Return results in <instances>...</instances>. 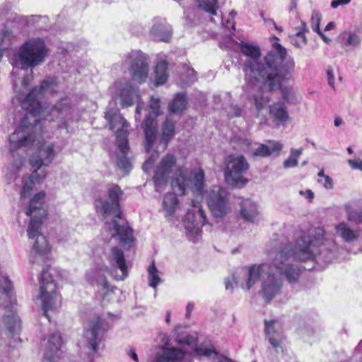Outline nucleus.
Listing matches in <instances>:
<instances>
[{"mask_svg": "<svg viewBox=\"0 0 362 362\" xmlns=\"http://www.w3.org/2000/svg\"><path fill=\"white\" fill-rule=\"evenodd\" d=\"M58 358V355L49 354V352H46L45 354V358L43 362H57Z\"/></svg>", "mask_w": 362, "mask_h": 362, "instance_id": "864d4df0", "label": "nucleus"}, {"mask_svg": "<svg viewBox=\"0 0 362 362\" xmlns=\"http://www.w3.org/2000/svg\"><path fill=\"white\" fill-rule=\"evenodd\" d=\"M351 2V0H333L331 3V7L337 8L339 6L347 5Z\"/></svg>", "mask_w": 362, "mask_h": 362, "instance_id": "603ef678", "label": "nucleus"}, {"mask_svg": "<svg viewBox=\"0 0 362 362\" xmlns=\"http://www.w3.org/2000/svg\"><path fill=\"white\" fill-rule=\"evenodd\" d=\"M15 303L13 284L6 275L0 273V305L6 310L0 329L11 334L16 332L20 327L19 319L13 310Z\"/></svg>", "mask_w": 362, "mask_h": 362, "instance_id": "6e6552de", "label": "nucleus"}, {"mask_svg": "<svg viewBox=\"0 0 362 362\" xmlns=\"http://www.w3.org/2000/svg\"><path fill=\"white\" fill-rule=\"evenodd\" d=\"M335 229L337 234L346 242H352L358 238L357 233L351 229L345 222L337 225Z\"/></svg>", "mask_w": 362, "mask_h": 362, "instance_id": "cd10ccee", "label": "nucleus"}, {"mask_svg": "<svg viewBox=\"0 0 362 362\" xmlns=\"http://www.w3.org/2000/svg\"><path fill=\"white\" fill-rule=\"evenodd\" d=\"M129 356L130 357L136 362H138L139 361V358H138V356L136 355V354L134 351H131L130 353H129Z\"/></svg>", "mask_w": 362, "mask_h": 362, "instance_id": "680f3d73", "label": "nucleus"}, {"mask_svg": "<svg viewBox=\"0 0 362 362\" xmlns=\"http://www.w3.org/2000/svg\"><path fill=\"white\" fill-rule=\"evenodd\" d=\"M39 177H33V173L26 179L23 180V188L21 192V196L23 198H26L30 196L33 189L35 188L36 183H41L45 178H42L40 180Z\"/></svg>", "mask_w": 362, "mask_h": 362, "instance_id": "7c9ffc66", "label": "nucleus"}, {"mask_svg": "<svg viewBox=\"0 0 362 362\" xmlns=\"http://www.w3.org/2000/svg\"><path fill=\"white\" fill-rule=\"evenodd\" d=\"M320 36L322 37V38L323 39V40L328 43L330 42V39H329L328 37H327L322 33L321 30H320V33H317Z\"/></svg>", "mask_w": 362, "mask_h": 362, "instance_id": "0e129e2a", "label": "nucleus"}, {"mask_svg": "<svg viewBox=\"0 0 362 362\" xmlns=\"http://www.w3.org/2000/svg\"><path fill=\"white\" fill-rule=\"evenodd\" d=\"M47 54V49L42 40L37 38L26 41L19 49L11 75L14 76L16 69L19 67L25 71L42 64Z\"/></svg>", "mask_w": 362, "mask_h": 362, "instance_id": "1a4fd4ad", "label": "nucleus"}, {"mask_svg": "<svg viewBox=\"0 0 362 362\" xmlns=\"http://www.w3.org/2000/svg\"><path fill=\"white\" fill-rule=\"evenodd\" d=\"M177 341L180 344L192 346L196 343V339L192 335L178 336Z\"/></svg>", "mask_w": 362, "mask_h": 362, "instance_id": "a18cd8bd", "label": "nucleus"}, {"mask_svg": "<svg viewBox=\"0 0 362 362\" xmlns=\"http://www.w3.org/2000/svg\"><path fill=\"white\" fill-rule=\"evenodd\" d=\"M62 344L61 335L58 332L51 334L48 339V351L47 352L58 355Z\"/></svg>", "mask_w": 362, "mask_h": 362, "instance_id": "72a5a7b5", "label": "nucleus"}, {"mask_svg": "<svg viewBox=\"0 0 362 362\" xmlns=\"http://www.w3.org/2000/svg\"><path fill=\"white\" fill-rule=\"evenodd\" d=\"M281 148L282 146L279 142L267 140L255 150L253 155L259 157H267L274 153L279 154Z\"/></svg>", "mask_w": 362, "mask_h": 362, "instance_id": "bb28decb", "label": "nucleus"}, {"mask_svg": "<svg viewBox=\"0 0 362 362\" xmlns=\"http://www.w3.org/2000/svg\"><path fill=\"white\" fill-rule=\"evenodd\" d=\"M39 298L41 300L44 315L49 318L47 311L52 310L57 305L59 296L52 275L45 269L41 272Z\"/></svg>", "mask_w": 362, "mask_h": 362, "instance_id": "2eb2a0df", "label": "nucleus"}, {"mask_svg": "<svg viewBox=\"0 0 362 362\" xmlns=\"http://www.w3.org/2000/svg\"><path fill=\"white\" fill-rule=\"evenodd\" d=\"M18 127L9 136L10 148L16 151L21 148H30L39 144L42 137L41 115L25 110Z\"/></svg>", "mask_w": 362, "mask_h": 362, "instance_id": "39448f33", "label": "nucleus"}, {"mask_svg": "<svg viewBox=\"0 0 362 362\" xmlns=\"http://www.w3.org/2000/svg\"><path fill=\"white\" fill-rule=\"evenodd\" d=\"M224 26L227 28L230 27L231 30H235V22L233 19H228L226 23H223Z\"/></svg>", "mask_w": 362, "mask_h": 362, "instance_id": "bf43d9fd", "label": "nucleus"}, {"mask_svg": "<svg viewBox=\"0 0 362 362\" xmlns=\"http://www.w3.org/2000/svg\"><path fill=\"white\" fill-rule=\"evenodd\" d=\"M328 83L330 86L334 87V75L331 71H327Z\"/></svg>", "mask_w": 362, "mask_h": 362, "instance_id": "13d9d810", "label": "nucleus"}, {"mask_svg": "<svg viewBox=\"0 0 362 362\" xmlns=\"http://www.w3.org/2000/svg\"><path fill=\"white\" fill-rule=\"evenodd\" d=\"M114 94L120 99L122 107L131 106L134 102L137 103L136 115H140L142 109V103L140 100L139 88L134 86L129 81H117L113 87Z\"/></svg>", "mask_w": 362, "mask_h": 362, "instance_id": "f3484780", "label": "nucleus"}, {"mask_svg": "<svg viewBox=\"0 0 362 362\" xmlns=\"http://www.w3.org/2000/svg\"><path fill=\"white\" fill-rule=\"evenodd\" d=\"M247 272L246 271H243L238 274H233L231 279L228 278L225 279V288L226 290H229L231 292L233 291V281L236 284H239L240 286V282H245V278L244 277V274Z\"/></svg>", "mask_w": 362, "mask_h": 362, "instance_id": "ea45409f", "label": "nucleus"}, {"mask_svg": "<svg viewBox=\"0 0 362 362\" xmlns=\"http://www.w3.org/2000/svg\"><path fill=\"white\" fill-rule=\"evenodd\" d=\"M168 337L165 334L162 335V341L164 343L160 350L156 354L155 362H175L184 357V352L177 348H167Z\"/></svg>", "mask_w": 362, "mask_h": 362, "instance_id": "412c9836", "label": "nucleus"}, {"mask_svg": "<svg viewBox=\"0 0 362 362\" xmlns=\"http://www.w3.org/2000/svg\"><path fill=\"white\" fill-rule=\"evenodd\" d=\"M361 37L356 33H349L346 40V45L357 46L361 43Z\"/></svg>", "mask_w": 362, "mask_h": 362, "instance_id": "49530a36", "label": "nucleus"}, {"mask_svg": "<svg viewBox=\"0 0 362 362\" xmlns=\"http://www.w3.org/2000/svg\"><path fill=\"white\" fill-rule=\"evenodd\" d=\"M322 238L310 240L308 236H301L294 245L285 240L275 243L274 248L268 252L271 264H252L244 274L245 282H240V288L249 291L261 279L259 293L266 303H270L281 293L283 286L282 275L289 283L298 281L300 268L294 261L304 262L314 259L318 253L317 246Z\"/></svg>", "mask_w": 362, "mask_h": 362, "instance_id": "f257e3e1", "label": "nucleus"}, {"mask_svg": "<svg viewBox=\"0 0 362 362\" xmlns=\"http://www.w3.org/2000/svg\"><path fill=\"white\" fill-rule=\"evenodd\" d=\"M269 117L276 126H284L289 119L288 114L281 103H275L269 107Z\"/></svg>", "mask_w": 362, "mask_h": 362, "instance_id": "a878e982", "label": "nucleus"}, {"mask_svg": "<svg viewBox=\"0 0 362 362\" xmlns=\"http://www.w3.org/2000/svg\"><path fill=\"white\" fill-rule=\"evenodd\" d=\"M151 33L156 40L168 42L172 35V28L164 20L155 19Z\"/></svg>", "mask_w": 362, "mask_h": 362, "instance_id": "393cba45", "label": "nucleus"}, {"mask_svg": "<svg viewBox=\"0 0 362 362\" xmlns=\"http://www.w3.org/2000/svg\"><path fill=\"white\" fill-rule=\"evenodd\" d=\"M334 27V22H329L327 26L325 27V30H329L331 29H332Z\"/></svg>", "mask_w": 362, "mask_h": 362, "instance_id": "338daca9", "label": "nucleus"}, {"mask_svg": "<svg viewBox=\"0 0 362 362\" xmlns=\"http://www.w3.org/2000/svg\"><path fill=\"white\" fill-rule=\"evenodd\" d=\"M303 149L291 148L289 157L284 160V167L285 168H293L298 165V158L302 154Z\"/></svg>", "mask_w": 362, "mask_h": 362, "instance_id": "e433bc0d", "label": "nucleus"}, {"mask_svg": "<svg viewBox=\"0 0 362 362\" xmlns=\"http://www.w3.org/2000/svg\"><path fill=\"white\" fill-rule=\"evenodd\" d=\"M228 115L230 117H240L242 110L236 105H230L227 110Z\"/></svg>", "mask_w": 362, "mask_h": 362, "instance_id": "de8ad7c7", "label": "nucleus"}, {"mask_svg": "<svg viewBox=\"0 0 362 362\" xmlns=\"http://www.w3.org/2000/svg\"><path fill=\"white\" fill-rule=\"evenodd\" d=\"M199 7L211 15H216L217 0H197Z\"/></svg>", "mask_w": 362, "mask_h": 362, "instance_id": "58836bf2", "label": "nucleus"}, {"mask_svg": "<svg viewBox=\"0 0 362 362\" xmlns=\"http://www.w3.org/2000/svg\"><path fill=\"white\" fill-rule=\"evenodd\" d=\"M307 27H306V24L304 21H301V23H300V31H303V32H305L307 31Z\"/></svg>", "mask_w": 362, "mask_h": 362, "instance_id": "774afa93", "label": "nucleus"}, {"mask_svg": "<svg viewBox=\"0 0 362 362\" xmlns=\"http://www.w3.org/2000/svg\"><path fill=\"white\" fill-rule=\"evenodd\" d=\"M108 260L113 269H118L121 274L116 276L117 280H123L127 276V268L124 252L117 247H114L108 255Z\"/></svg>", "mask_w": 362, "mask_h": 362, "instance_id": "5701e85b", "label": "nucleus"}, {"mask_svg": "<svg viewBox=\"0 0 362 362\" xmlns=\"http://www.w3.org/2000/svg\"><path fill=\"white\" fill-rule=\"evenodd\" d=\"M195 352L197 355L199 356H209L212 354H214L216 359L214 360V362H220V356L218 354L214 351V348H202V347H197L195 349Z\"/></svg>", "mask_w": 362, "mask_h": 362, "instance_id": "37998d69", "label": "nucleus"}, {"mask_svg": "<svg viewBox=\"0 0 362 362\" xmlns=\"http://www.w3.org/2000/svg\"><path fill=\"white\" fill-rule=\"evenodd\" d=\"M109 329V325L100 317L90 320L85 328L83 334L87 346L95 352L98 350V344L102 341L103 334Z\"/></svg>", "mask_w": 362, "mask_h": 362, "instance_id": "a211bd4d", "label": "nucleus"}, {"mask_svg": "<svg viewBox=\"0 0 362 362\" xmlns=\"http://www.w3.org/2000/svg\"><path fill=\"white\" fill-rule=\"evenodd\" d=\"M323 179L324 182L322 181V180L319 179L318 182L322 184L326 189H332L333 182L332 178L329 176L327 175L324 176Z\"/></svg>", "mask_w": 362, "mask_h": 362, "instance_id": "8fccbe9b", "label": "nucleus"}, {"mask_svg": "<svg viewBox=\"0 0 362 362\" xmlns=\"http://www.w3.org/2000/svg\"><path fill=\"white\" fill-rule=\"evenodd\" d=\"M128 65V69L132 78L139 83L146 81L149 71V64L146 56L139 50L129 52L124 60Z\"/></svg>", "mask_w": 362, "mask_h": 362, "instance_id": "dca6fc26", "label": "nucleus"}, {"mask_svg": "<svg viewBox=\"0 0 362 362\" xmlns=\"http://www.w3.org/2000/svg\"><path fill=\"white\" fill-rule=\"evenodd\" d=\"M187 106V98L185 93H177L174 99L170 103L168 110L171 113H180Z\"/></svg>", "mask_w": 362, "mask_h": 362, "instance_id": "c756f323", "label": "nucleus"}, {"mask_svg": "<svg viewBox=\"0 0 362 362\" xmlns=\"http://www.w3.org/2000/svg\"><path fill=\"white\" fill-rule=\"evenodd\" d=\"M123 192L117 185H112L107 189V197L95 200V206L105 223V228L112 232V237H118L119 243L125 248H129L134 240L133 230L126 224L119 223L116 218L121 219L119 198Z\"/></svg>", "mask_w": 362, "mask_h": 362, "instance_id": "20e7f679", "label": "nucleus"}, {"mask_svg": "<svg viewBox=\"0 0 362 362\" xmlns=\"http://www.w3.org/2000/svg\"><path fill=\"white\" fill-rule=\"evenodd\" d=\"M73 108L70 98L65 97L58 100L50 109L49 115L52 121L59 120L58 127L67 129L68 121L72 119Z\"/></svg>", "mask_w": 362, "mask_h": 362, "instance_id": "aec40b11", "label": "nucleus"}, {"mask_svg": "<svg viewBox=\"0 0 362 362\" xmlns=\"http://www.w3.org/2000/svg\"><path fill=\"white\" fill-rule=\"evenodd\" d=\"M88 276L91 284L98 287V292L102 298L109 300V296L113 293V288L109 284L105 275L100 271H93Z\"/></svg>", "mask_w": 362, "mask_h": 362, "instance_id": "4be33fe9", "label": "nucleus"}, {"mask_svg": "<svg viewBox=\"0 0 362 362\" xmlns=\"http://www.w3.org/2000/svg\"><path fill=\"white\" fill-rule=\"evenodd\" d=\"M110 129L115 130L116 134V163L118 168L125 173L132 169V164L128 157L129 146L128 142L129 124L120 112L115 109H110L105 116Z\"/></svg>", "mask_w": 362, "mask_h": 362, "instance_id": "423d86ee", "label": "nucleus"}, {"mask_svg": "<svg viewBox=\"0 0 362 362\" xmlns=\"http://www.w3.org/2000/svg\"><path fill=\"white\" fill-rule=\"evenodd\" d=\"M265 333L268 337L269 341L271 345L274 348L277 349L279 347V341L275 337V329L274 327V321H267L265 320Z\"/></svg>", "mask_w": 362, "mask_h": 362, "instance_id": "f704fd0d", "label": "nucleus"}, {"mask_svg": "<svg viewBox=\"0 0 362 362\" xmlns=\"http://www.w3.org/2000/svg\"><path fill=\"white\" fill-rule=\"evenodd\" d=\"M297 1H298V0H291V6L290 11H292V10H294L296 8Z\"/></svg>", "mask_w": 362, "mask_h": 362, "instance_id": "69168bd1", "label": "nucleus"}, {"mask_svg": "<svg viewBox=\"0 0 362 362\" xmlns=\"http://www.w3.org/2000/svg\"><path fill=\"white\" fill-rule=\"evenodd\" d=\"M55 156L54 146L51 142H44L30 155L28 162L33 170V177L42 180L47 175V167Z\"/></svg>", "mask_w": 362, "mask_h": 362, "instance_id": "f8f14e48", "label": "nucleus"}, {"mask_svg": "<svg viewBox=\"0 0 362 362\" xmlns=\"http://www.w3.org/2000/svg\"><path fill=\"white\" fill-rule=\"evenodd\" d=\"M168 64L165 61L159 62L155 69L156 86L164 84L168 79Z\"/></svg>", "mask_w": 362, "mask_h": 362, "instance_id": "2f4dec72", "label": "nucleus"}, {"mask_svg": "<svg viewBox=\"0 0 362 362\" xmlns=\"http://www.w3.org/2000/svg\"><path fill=\"white\" fill-rule=\"evenodd\" d=\"M240 215L246 222L255 223L258 220L257 205L250 199L239 198Z\"/></svg>", "mask_w": 362, "mask_h": 362, "instance_id": "b1692460", "label": "nucleus"}, {"mask_svg": "<svg viewBox=\"0 0 362 362\" xmlns=\"http://www.w3.org/2000/svg\"><path fill=\"white\" fill-rule=\"evenodd\" d=\"M206 200L211 214L216 218H223L231 211L229 193L223 187L213 186L206 192Z\"/></svg>", "mask_w": 362, "mask_h": 362, "instance_id": "ddd939ff", "label": "nucleus"}, {"mask_svg": "<svg viewBox=\"0 0 362 362\" xmlns=\"http://www.w3.org/2000/svg\"><path fill=\"white\" fill-rule=\"evenodd\" d=\"M160 100L151 97L149 104V112L141 123V128L145 135V149L149 153L157 141L158 122L157 117L160 114Z\"/></svg>", "mask_w": 362, "mask_h": 362, "instance_id": "4468645a", "label": "nucleus"}, {"mask_svg": "<svg viewBox=\"0 0 362 362\" xmlns=\"http://www.w3.org/2000/svg\"><path fill=\"white\" fill-rule=\"evenodd\" d=\"M253 101L259 117L260 111L264 109L269 103L270 97L268 93L259 90L253 95Z\"/></svg>", "mask_w": 362, "mask_h": 362, "instance_id": "473e14b6", "label": "nucleus"}, {"mask_svg": "<svg viewBox=\"0 0 362 362\" xmlns=\"http://www.w3.org/2000/svg\"><path fill=\"white\" fill-rule=\"evenodd\" d=\"M45 193L40 192L30 200L26 215L30 216L28 226V235L29 239H35L33 250L40 255H44L49 251V247L46 238L40 233L42 220L46 216V211L43 207Z\"/></svg>", "mask_w": 362, "mask_h": 362, "instance_id": "0eeeda50", "label": "nucleus"}, {"mask_svg": "<svg viewBox=\"0 0 362 362\" xmlns=\"http://www.w3.org/2000/svg\"><path fill=\"white\" fill-rule=\"evenodd\" d=\"M149 286L153 287L154 289L156 288L157 286L160 283L161 279L158 275V270L153 262L148 268Z\"/></svg>", "mask_w": 362, "mask_h": 362, "instance_id": "c9c22d12", "label": "nucleus"}, {"mask_svg": "<svg viewBox=\"0 0 362 362\" xmlns=\"http://www.w3.org/2000/svg\"><path fill=\"white\" fill-rule=\"evenodd\" d=\"M171 178L170 185L177 195H184L187 190L199 197L191 200V208L185 216L184 227L186 234L192 242H196L201 233L200 227L207 223L206 216L201 199L204 193V172L202 169H194L191 172L185 166H177L176 158L172 154L165 155L160 161L153 175L155 185H165Z\"/></svg>", "mask_w": 362, "mask_h": 362, "instance_id": "f03ea898", "label": "nucleus"}, {"mask_svg": "<svg viewBox=\"0 0 362 362\" xmlns=\"http://www.w3.org/2000/svg\"><path fill=\"white\" fill-rule=\"evenodd\" d=\"M25 158L23 156H18L16 157L8 168V173L11 174L18 173L25 165Z\"/></svg>", "mask_w": 362, "mask_h": 362, "instance_id": "a19ab883", "label": "nucleus"}, {"mask_svg": "<svg viewBox=\"0 0 362 362\" xmlns=\"http://www.w3.org/2000/svg\"><path fill=\"white\" fill-rule=\"evenodd\" d=\"M321 19V13L317 11H313L311 16V27L316 33H320V23Z\"/></svg>", "mask_w": 362, "mask_h": 362, "instance_id": "c03bdc74", "label": "nucleus"}, {"mask_svg": "<svg viewBox=\"0 0 362 362\" xmlns=\"http://www.w3.org/2000/svg\"><path fill=\"white\" fill-rule=\"evenodd\" d=\"M347 218L349 221L359 224L362 223V208H346Z\"/></svg>", "mask_w": 362, "mask_h": 362, "instance_id": "4c0bfd02", "label": "nucleus"}, {"mask_svg": "<svg viewBox=\"0 0 362 362\" xmlns=\"http://www.w3.org/2000/svg\"><path fill=\"white\" fill-rule=\"evenodd\" d=\"M161 130L162 134L158 140V144L156 146V153H153L143 165L144 171H148L151 168L158 158V152L164 151L166 149L175 134V122L168 117L165 122L162 124Z\"/></svg>", "mask_w": 362, "mask_h": 362, "instance_id": "6ab92c4d", "label": "nucleus"}, {"mask_svg": "<svg viewBox=\"0 0 362 362\" xmlns=\"http://www.w3.org/2000/svg\"><path fill=\"white\" fill-rule=\"evenodd\" d=\"M58 90V83L54 78H49L42 81L40 86L33 88L26 97L21 101L22 108L31 110L40 115L42 113L40 100L52 95Z\"/></svg>", "mask_w": 362, "mask_h": 362, "instance_id": "9b49d317", "label": "nucleus"}, {"mask_svg": "<svg viewBox=\"0 0 362 362\" xmlns=\"http://www.w3.org/2000/svg\"><path fill=\"white\" fill-rule=\"evenodd\" d=\"M300 193L302 194H304L305 196V197L309 200H312L314 197L313 192L310 189H307L305 192H303L302 191H300Z\"/></svg>", "mask_w": 362, "mask_h": 362, "instance_id": "5fc2aeb1", "label": "nucleus"}, {"mask_svg": "<svg viewBox=\"0 0 362 362\" xmlns=\"http://www.w3.org/2000/svg\"><path fill=\"white\" fill-rule=\"evenodd\" d=\"M348 163L353 169H358L362 171V160L360 158L349 160Z\"/></svg>", "mask_w": 362, "mask_h": 362, "instance_id": "3c124183", "label": "nucleus"}, {"mask_svg": "<svg viewBox=\"0 0 362 362\" xmlns=\"http://www.w3.org/2000/svg\"><path fill=\"white\" fill-rule=\"evenodd\" d=\"M10 37L11 32L8 29L4 28L1 30L0 35V59L3 57L4 50L7 48L6 46L4 45L5 41H9ZM6 45H7V43H6Z\"/></svg>", "mask_w": 362, "mask_h": 362, "instance_id": "79ce46f5", "label": "nucleus"}, {"mask_svg": "<svg viewBox=\"0 0 362 362\" xmlns=\"http://www.w3.org/2000/svg\"><path fill=\"white\" fill-rule=\"evenodd\" d=\"M304 33L305 32L303 31H298L296 34V36L300 37L302 40L303 43L305 45L307 42V40Z\"/></svg>", "mask_w": 362, "mask_h": 362, "instance_id": "052dcab7", "label": "nucleus"}, {"mask_svg": "<svg viewBox=\"0 0 362 362\" xmlns=\"http://www.w3.org/2000/svg\"><path fill=\"white\" fill-rule=\"evenodd\" d=\"M177 193L166 194L163 200V209L165 213V216H172L174 214L177 206L178 199L176 197Z\"/></svg>", "mask_w": 362, "mask_h": 362, "instance_id": "c85d7f7f", "label": "nucleus"}, {"mask_svg": "<svg viewBox=\"0 0 362 362\" xmlns=\"http://www.w3.org/2000/svg\"><path fill=\"white\" fill-rule=\"evenodd\" d=\"M250 165L245 156L240 154H230L223 160V174L226 184L231 189H242L249 180L243 175Z\"/></svg>", "mask_w": 362, "mask_h": 362, "instance_id": "9d476101", "label": "nucleus"}, {"mask_svg": "<svg viewBox=\"0 0 362 362\" xmlns=\"http://www.w3.org/2000/svg\"><path fill=\"white\" fill-rule=\"evenodd\" d=\"M33 81V71H30L29 74H27L23 77V79L21 81V86L25 89H28L30 84Z\"/></svg>", "mask_w": 362, "mask_h": 362, "instance_id": "09e8293b", "label": "nucleus"}, {"mask_svg": "<svg viewBox=\"0 0 362 362\" xmlns=\"http://www.w3.org/2000/svg\"><path fill=\"white\" fill-rule=\"evenodd\" d=\"M240 47L242 53L248 57L244 62L246 78L261 83L272 90L291 77L294 62L287 57L286 49L279 43L274 42L272 49L262 59L259 47L241 42Z\"/></svg>", "mask_w": 362, "mask_h": 362, "instance_id": "7ed1b4c3", "label": "nucleus"}, {"mask_svg": "<svg viewBox=\"0 0 362 362\" xmlns=\"http://www.w3.org/2000/svg\"><path fill=\"white\" fill-rule=\"evenodd\" d=\"M281 93L283 95V98L285 100H288L289 98V95L291 93V90L289 88H281Z\"/></svg>", "mask_w": 362, "mask_h": 362, "instance_id": "6e6d98bb", "label": "nucleus"}, {"mask_svg": "<svg viewBox=\"0 0 362 362\" xmlns=\"http://www.w3.org/2000/svg\"><path fill=\"white\" fill-rule=\"evenodd\" d=\"M194 308V303H189L187 305L186 317L189 318L191 315V313Z\"/></svg>", "mask_w": 362, "mask_h": 362, "instance_id": "4d7b16f0", "label": "nucleus"}, {"mask_svg": "<svg viewBox=\"0 0 362 362\" xmlns=\"http://www.w3.org/2000/svg\"><path fill=\"white\" fill-rule=\"evenodd\" d=\"M343 123L342 119L339 117H336L334 119V125L336 127L340 126Z\"/></svg>", "mask_w": 362, "mask_h": 362, "instance_id": "e2e57ef3", "label": "nucleus"}]
</instances>
